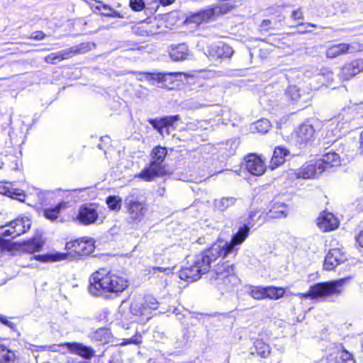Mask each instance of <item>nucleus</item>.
Returning a JSON list of instances; mask_svg holds the SVG:
<instances>
[{
  "instance_id": "f257e3e1",
  "label": "nucleus",
  "mask_w": 363,
  "mask_h": 363,
  "mask_svg": "<svg viewBox=\"0 0 363 363\" xmlns=\"http://www.w3.org/2000/svg\"><path fill=\"white\" fill-rule=\"evenodd\" d=\"M250 220L244 224L238 232L235 233L230 242L223 244L215 243L208 250L196 255L179 272V277L188 282H193L199 279L203 274L209 273L212 284L216 286L220 290L228 289L240 283L239 278L235 274L233 265L228 262H218L211 270V264L221 257L237 253L239 246L249 235L250 229L256 224H262L264 218L260 211H252L249 214Z\"/></svg>"
},
{
  "instance_id": "f03ea898",
  "label": "nucleus",
  "mask_w": 363,
  "mask_h": 363,
  "mask_svg": "<svg viewBox=\"0 0 363 363\" xmlns=\"http://www.w3.org/2000/svg\"><path fill=\"white\" fill-rule=\"evenodd\" d=\"M89 281V292L94 296H102L107 293L118 294L128 287L125 277L105 269L94 272Z\"/></svg>"
},
{
  "instance_id": "7ed1b4c3",
  "label": "nucleus",
  "mask_w": 363,
  "mask_h": 363,
  "mask_svg": "<svg viewBox=\"0 0 363 363\" xmlns=\"http://www.w3.org/2000/svg\"><path fill=\"white\" fill-rule=\"evenodd\" d=\"M347 280L348 279L345 278L318 283L311 286L308 292L298 293L296 295L302 298H333L339 296L342 293Z\"/></svg>"
},
{
  "instance_id": "20e7f679",
  "label": "nucleus",
  "mask_w": 363,
  "mask_h": 363,
  "mask_svg": "<svg viewBox=\"0 0 363 363\" xmlns=\"http://www.w3.org/2000/svg\"><path fill=\"white\" fill-rule=\"evenodd\" d=\"M352 112L342 110L338 115L330 119L325 125L323 143L329 145L335 142L342 134L347 132L352 122Z\"/></svg>"
},
{
  "instance_id": "39448f33",
  "label": "nucleus",
  "mask_w": 363,
  "mask_h": 363,
  "mask_svg": "<svg viewBox=\"0 0 363 363\" xmlns=\"http://www.w3.org/2000/svg\"><path fill=\"white\" fill-rule=\"evenodd\" d=\"M124 206L131 222L138 224L144 220L147 212V205L140 199L139 189H133L129 192L124 199Z\"/></svg>"
},
{
  "instance_id": "423d86ee",
  "label": "nucleus",
  "mask_w": 363,
  "mask_h": 363,
  "mask_svg": "<svg viewBox=\"0 0 363 363\" xmlns=\"http://www.w3.org/2000/svg\"><path fill=\"white\" fill-rule=\"evenodd\" d=\"M167 153L165 147L161 146L155 147L151 153L152 160L150 166L143 169L138 177L145 181H150L154 177L162 174L164 171L163 162Z\"/></svg>"
},
{
  "instance_id": "0eeeda50",
  "label": "nucleus",
  "mask_w": 363,
  "mask_h": 363,
  "mask_svg": "<svg viewBox=\"0 0 363 363\" xmlns=\"http://www.w3.org/2000/svg\"><path fill=\"white\" fill-rule=\"evenodd\" d=\"M31 221L28 217H19L1 227V234L4 237L10 236L12 238L18 237L29 230Z\"/></svg>"
},
{
  "instance_id": "6e6552de",
  "label": "nucleus",
  "mask_w": 363,
  "mask_h": 363,
  "mask_svg": "<svg viewBox=\"0 0 363 363\" xmlns=\"http://www.w3.org/2000/svg\"><path fill=\"white\" fill-rule=\"evenodd\" d=\"M353 355L341 344H334L328 349V354L322 363H354Z\"/></svg>"
},
{
  "instance_id": "1a4fd4ad",
  "label": "nucleus",
  "mask_w": 363,
  "mask_h": 363,
  "mask_svg": "<svg viewBox=\"0 0 363 363\" xmlns=\"http://www.w3.org/2000/svg\"><path fill=\"white\" fill-rule=\"evenodd\" d=\"M315 138V130L313 125L303 123L292 135V140L298 148L311 145Z\"/></svg>"
},
{
  "instance_id": "9d476101",
  "label": "nucleus",
  "mask_w": 363,
  "mask_h": 363,
  "mask_svg": "<svg viewBox=\"0 0 363 363\" xmlns=\"http://www.w3.org/2000/svg\"><path fill=\"white\" fill-rule=\"evenodd\" d=\"M94 44L89 42L82 43L78 45L73 46L66 50H62L57 53H52L47 55V62L57 63L65 59H69L78 54H84L91 50Z\"/></svg>"
},
{
  "instance_id": "9b49d317",
  "label": "nucleus",
  "mask_w": 363,
  "mask_h": 363,
  "mask_svg": "<svg viewBox=\"0 0 363 363\" xmlns=\"http://www.w3.org/2000/svg\"><path fill=\"white\" fill-rule=\"evenodd\" d=\"M69 259H74L79 256H86L94 250V242L91 240H76L67 242L65 245Z\"/></svg>"
},
{
  "instance_id": "f8f14e48",
  "label": "nucleus",
  "mask_w": 363,
  "mask_h": 363,
  "mask_svg": "<svg viewBox=\"0 0 363 363\" xmlns=\"http://www.w3.org/2000/svg\"><path fill=\"white\" fill-rule=\"evenodd\" d=\"M362 50L363 45L357 42L339 43L329 46L325 51V55L328 58H335L342 55L362 51Z\"/></svg>"
},
{
  "instance_id": "ddd939ff",
  "label": "nucleus",
  "mask_w": 363,
  "mask_h": 363,
  "mask_svg": "<svg viewBox=\"0 0 363 363\" xmlns=\"http://www.w3.org/2000/svg\"><path fill=\"white\" fill-rule=\"evenodd\" d=\"M179 120V116H169L161 118H149L148 123L151 124L153 128L158 131V133L163 137L170 135V129L174 130V124Z\"/></svg>"
},
{
  "instance_id": "4468645a",
  "label": "nucleus",
  "mask_w": 363,
  "mask_h": 363,
  "mask_svg": "<svg viewBox=\"0 0 363 363\" xmlns=\"http://www.w3.org/2000/svg\"><path fill=\"white\" fill-rule=\"evenodd\" d=\"M177 75L174 73L145 74V78L152 85L172 89L174 88V80Z\"/></svg>"
},
{
  "instance_id": "2eb2a0df",
  "label": "nucleus",
  "mask_w": 363,
  "mask_h": 363,
  "mask_svg": "<svg viewBox=\"0 0 363 363\" xmlns=\"http://www.w3.org/2000/svg\"><path fill=\"white\" fill-rule=\"evenodd\" d=\"M323 172V169L316 160H311L305 163L301 168L297 169L294 174L297 179H313Z\"/></svg>"
},
{
  "instance_id": "dca6fc26",
  "label": "nucleus",
  "mask_w": 363,
  "mask_h": 363,
  "mask_svg": "<svg viewBox=\"0 0 363 363\" xmlns=\"http://www.w3.org/2000/svg\"><path fill=\"white\" fill-rule=\"evenodd\" d=\"M99 218L96 206L94 203L82 206L77 215V220L81 224L88 225L94 223Z\"/></svg>"
},
{
  "instance_id": "f3484780",
  "label": "nucleus",
  "mask_w": 363,
  "mask_h": 363,
  "mask_svg": "<svg viewBox=\"0 0 363 363\" xmlns=\"http://www.w3.org/2000/svg\"><path fill=\"white\" fill-rule=\"evenodd\" d=\"M245 167L248 172L255 176L262 175L266 170L264 160L256 154H250L245 157Z\"/></svg>"
},
{
  "instance_id": "a211bd4d",
  "label": "nucleus",
  "mask_w": 363,
  "mask_h": 363,
  "mask_svg": "<svg viewBox=\"0 0 363 363\" xmlns=\"http://www.w3.org/2000/svg\"><path fill=\"white\" fill-rule=\"evenodd\" d=\"M363 71V59H357L346 63L340 69V77L344 80H350Z\"/></svg>"
},
{
  "instance_id": "6ab92c4d",
  "label": "nucleus",
  "mask_w": 363,
  "mask_h": 363,
  "mask_svg": "<svg viewBox=\"0 0 363 363\" xmlns=\"http://www.w3.org/2000/svg\"><path fill=\"white\" fill-rule=\"evenodd\" d=\"M317 225L324 232L331 231L338 227L339 220L333 213L323 212L317 219Z\"/></svg>"
},
{
  "instance_id": "aec40b11",
  "label": "nucleus",
  "mask_w": 363,
  "mask_h": 363,
  "mask_svg": "<svg viewBox=\"0 0 363 363\" xmlns=\"http://www.w3.org/2000/svg\"><path fill=\"white\" fill-rule=\"evenodd\" d=\"M346 259L345 255L338 248L329 250L324 262V267L326 270H333L335 267Z\"/></svg>"
},
{
  "instance_id": "412c9836",
  "label": "nucleus",
  "mask_w": 363,
  "mask_h": 363,
  "mask_svg": "<svg viewBox=\"0 0 363 363\" xmlns=\"http://www.w3.org/2000/svg\"><path fill=\"white\" fill-rule=\"evenodd\" d=\"M215 11L213 9L208 8L189 14L186 18V23H194L199 26L203 23L208 22L214 18Z\"/></svg>"
},
{
  "instance_id": "4be33fe9",
  "label": "nucleus",
  "mask_w": 363,
  "mask_h": 363,
  "mask_svg": "<svg viewBox=\"0 0 363 363\" xmlns=\"http://www.w3.org/2000/svg\"><path fill=\"white\" fill-rule=\"evenodd\" d=\"M169 56L174 61H183L189 59L191 52L186 44L180 43L171 45Z\"/></svg>"
},
{
  "instance_id": "5701e85b",
  "label": "nucleus",
  "mask_w": 363,
  "mask_h": 363,
  "mask_svg": "<svg viewBox=\"0 0 363 363\" xmlns=\"http://www.w3.org/2000/svg\"><path fill=\"white\" fill-rule=\"evenodd\" d=\"M286 96L293 103L300 102L303 105H306L309 99L308 94L301 91L296 86H289L285 91Z\"/></svg>"
},
{
  "instance_id": "b1692460",
  "label": "nucleus",
  "mask_w": 363,
  "mask_h": 363,
  "mask_svg": "<svg viewBox=\"0 0 363 363\" xmlns=\"http://www.w3.org/2000/svg\"><path fill=\"white\" fill-rule=\"evenodd\" d=\"M208 52L212 57L218 60L230 58L234 52L230 46L223 43L211 46Z\"/></svg>"
},
{
  "instance_id": "393cba45",
  "label": "nucleus",
  "mask_w": 363,
  "mask_h": 363,
  "mask_svg": "<svg viewBox=\"0 0 363 363\" xmlns=\"http://www.w3.org/2000/svg\"><path fill=\"white\" fill-rule=\"evenodd\" d=\"M320 167L323 169V172L328 170L333 167L338 166L340 164V158L339 155L334 152H330L324 155L322 158L318 160Z\"/></svg>"
},
{
  "instance_id": "a878e982",
  "label": "nucleus",
  "mask_w": 363,
  "mask_h": 363,
  "mask_svg": "<svg viewBox=\"0 0 363 363\" xmlns=\"http://www.w3.org/2000/svg\"><path fill=\"white\" fill-rule=\"evenodd\" d=\"M289 150L286 148L278 146L277 147L273 153V156L270 161L269 168L274 169L277 167L282 164L286 160V157L289 156Z\"/></svg>"
},
{
  "instance_id": "bb28decb",
  "label": "nucleus",
  "mask_w": 363,
  "mask_h": 363,
  "mask_svg": "<svg viewBox=\"0 0 363 363\" xmlns=\"http://www.w3.org/2000/svg\"><path fill=\"white\" fill-rule=\"evenodd\" d=\"M289 213V207L285 203L276 201L274 202L269 212L267 213V218H286Z\"/></svg>"
},
{
  "instance_id": "cd10ccee",
  "label": "nucleus",
  "mask_w": 363,
  "mask_h": 363,
  "mask_svg": "<svg viewBox=\"0 0 363 363\" xmlns=\"http://www.w3.org/2000/svg\"><path fill=\"white\" fill-rule=\"evenodd\" d=\"M67 346L72 352L84 358H91L94 354V350L91 347L81 343H67Z\"/></svg>"
},
{
  "instance_id": "c85d7f7f",
  "label": "nucleus",
  "mask_w": 363,
  "mask_h": 363,
  "mask_svg": "<svg viewBox=\"0 0 363 363\" xmlns=\"http://www.w3.org/2000/svg\"><path fill=\"white\" fill-rule=\"evenodd\" d=\"M97 5H92L91 9L94 13H100L101 15L112 17V18H118L120 17V13L118 11L114 10L109 5L105 4L101 1H96Z\"/></svg>"
},
{
  "instance_id": "c756f323",
  "label": "nucleus",
  "mask_w": 363,
  "mask_h": 363,
  "mask_svg": "<svg viewBox=\"0 0 363 363\" xmlns=\"http://www.w3.org/2000/svg\"><path fill=\"white\" fill-rule=\"evenodd\" d=\"M271 352L269 345L264 342L262 340H256L253 346L250 348V352L252 354H257L261 357H267Z\"/></svg>"
},
{
  "instance_id": "7c9ffc66",
  "label": "nucleus",
  "mask_w": 363,
  "mask_h": 363,
  "mask_svg": "<svg viewBox=\"0 0 363 363\" xmlns=\"http://www.w3.org/2000/svg\"><path fill=\"white\" fill-rule=\"evenodd\" d=\"M0 194L6 195L19 201H23L26 198V194L23 190L8 186H0Z\"/></svg>"
},
{
  "instance_id": "2f4dec72",
  "label": "nucleus",
  "mask_w": 363,
  "mask_h": 363,
  "mask_svg": "<svg viewBox=\"0 0 363 363\" xmlns=\"http://www.w3.org/2000/svg\"><path fill=\"white\" fill-rule=\"evenodd\" d=\"M235 202L236 199L234 197H223L221 199H215L213 205L216 210L223 212L234 206Z\"/></svg>"
},
{
  "instance_id": "473e14b6",
  "label": "nucleus",
  "mask_w": 363,
  "mask_h": 363,
  "mask_svg": "<svg viewBox=\"0 0 363 363\" xmlns=\"http://www.w3.org/2000/svg\"><path fill=\"white\" fill-rule=\"evenodd\" d=\"M285 290L281 287H276L273 286L265 287V298L277 300L284 296Z\"/></svg>"
},
{
  "instance_id": "72a5a7b5",
  "label": "nucleus",
  "mask_w": 363,
  "mask_h": 363,
  "mask_svg": "<svg viewBox=\"0 0 363 363\" xmlns=\"http://www.w3.org/2000/svg\"><path fill=\"white\" fill-rule=\"evenodd\" d=\"M137 306L138 305H131L130 310L132 313L135 315H144L146 314L147 308H149L152 310H155L158 307V302L157 300L154 298H148L145 301V307H144L142 310V311H137Z\"/></svg>"
},
{
  "instance_id": "f704fd0d",
  "label": "nucleus",
  "mask_w": 363,
  "mask_h": 363,
  "mask_svg": "<svg viewBox=\"0 0 363 363\" xmlns=\"http://www.w3.org/2000/svg\"><path fill=\"white\" fill-rule=\"evenodd\" d=\"M16 355L12 350L0 345V363H15Z\"/></svg>"
},
{
  "instance_id": "c9c22d12",
  "label": "nucleus",
  "mask_w": 363,
  "mask_h": 363,
  "mask_svg": "<svg viewBox=\"0 0 363 363\" xmlns=\"http://www.w3.org/2000/svg\"><path fill=\"white\" fill-rule=\"evenodd\" d=\"M69 259L67 251L66 252H59L56 251L47 252V262H55Z\"/></svg>"
},
{
  "instance_id": "e433bc0d",
  "label": "nucleus",
  "mask_w": 363,
  "mask_h": 363,
  "mask_svg": "<svg viewBox=\"0 0 363 363\" xmlns=\"http://www.w3.org/2000/svg\"><path fill=\"white\" fill-rule=\"evenodd\" d=\"M66 207L65 202H60L57 206H55L53 208H47V219L50 220L51 221H55L59 218L60 211L61 209L65 208Z\"/></svg>"
},
{
  "instance_id": "4c0bfd02",
  "label": "nucleus",
  "mask_w": 363,
  "mask_h": 363,
  "mask_svg": "<svg viewBox=\"0 0 363 363\" xmlns=\"http://www.w3.org/2000/svg\"><path fill=\"white\" fill-rule=\"evenodd\" d=\"M106 204L111 211L118 212L121 208L122 199L118 196H110L106 198Z\"/></svg>"
},
{
  "instance_id": "58836bf2",
  "label": "nucleus",
  "mask_w": 363,
  "mask_h": 363,
  "mask_svg": "<svg viewBox=\"0 0 363 363\" xmlns=\"http://www.w3.org/2000/svg\"><path fill=\"white\" fill-rule=\"evenodd\" d=\"M249 294L255 299L265 298V287L261 286H250L248 289Z\"/></svg>"
},
{
  "instance_id": "ea45409f",
  "label": "nucleus",
  "mask_w": 363,
  "mask_h": 363,
  "mask_svg": "<svg viewBox=\"0 0 363 363\" xmlns=\"http://www.w3.org/2000/svg\"><path fill=\"white\" fill-rule=\"evenodd\" d=\"M43 244V240L40 238H35L28 242L26 249L30 253L38 252L42 249Z\"/></svg>"
},
{
  "instance_id": "a19ab883",
  "label": "nucleus",
  "mask_w": 363,
  "mask_h": 363,
  "mask_svg": "<svg viewBox=\"0 0 363 363\" xmlns=\"http://www.w3.org/2000/svg\"><path fill=\"white\" fill-rule=\"evenodd\" d=\"M271 124L269 120L262 118L255 123V129L261 133H266L270 129Z\"/></svg>"
},
{
  "instance_id": "79ce46f5",
  "label": "nucleus",
  "mask_w": 363,
  "mask_h": 363,
  "mask_svg": "<svg viewBox=\"0 0 363 363\" xmlns=\"http://www.w3.org/2000/svg\"><path fill=\"white\" fill-rule=\"evenodd\" d=\"M343 110H350L352 112V121L355 118L363 117V102L353 107L344 108Z\"/></svg>"
},
{
  "instance_id": "37998d69",
  "label": "nucleus",
  "mask_w": 363,
  "mask_h": 363,
  "mask_svg": "<svg viewBox=\"0 0 363 363\" xmlns=\"http://www.w3.org/2000/svg\"><path fill=\"white\" fill-rule=\"evenodd\" d=\"M142 342V336L139 333H136L134 336L130 338L123 339L121 343L122 345H126L129 344L138 345Z\"/></svg>"
},
{
  "instance_id": "c03bdc74",
  "label": "nucleus",
  "mask_w": 363,
  "mask_h": 363,
  "mask_svg": "<svg viewBox=\"0 0 363 363\" xmlns=\"http://www.w3.org/2000/svg\"><path fill=\"white\" fill-rule=\"evenodd\" d=\"M130 7L135 11H141L145 7L143 0H130Z\"/></svg>"
},
{
  "instance_id": "a18cd8bd",
  "label": "nucleus",
  "mask_w": 363,
  "mask_h": 363,
  "mask_svg": "<svg viewBox=\"0 0 363 363\" xmlns=\"http://www.w3.org/2000/svg\"><path fill=\"white\" fill-rule=\"evenodd\" d=\"M106 333L107 332L106 330L100 328L95 332L92 338L96 340V341L102 342V337H104Z\"/></svg>"
},
{
  "instance_id": "49530a36",
  "label": "nucleus",
  "mask_w": 363,
  "mask_h": 363,
  "mask_svg": "<svg viewBox=\"0 0 363 363\" xmlns=\"http://www.w3.org/2000/svg\"><path fill=\"white\" fill-rule=\"evenodd\" d=\"M109 363H131L130 359L128 358L123 359L120 354H117L113 357L111 361Z\"/></svg>"
},
{
  "instance_id": "de8ad7c7",
  "label": "nucleus",
  "mask_w": 363,
  "mask_h": 363,
  "mask_svg": "<svg viewBox=\"0 0 363 363\" xmlns=\"http://www.w3.org/2000/svg\"><path fill=\"white\" fill-rule=\"evenodd\" d=\"M291 18L295 21H299L303 19V14L302 10L301 9H298L294 10L291 13Z\"/></svg>"
},
{
  "instance_id": "09e8293b",
  "label": "nucleus",
  "mask_w": 363,
  "mask_h": 363,
  "mask_svg": "<svg viewBox=\"0 0 363 363\" xmlns=\"http://www.w3.org/2000/svg\"><path fill=\"white\" fill-rule=\"evenodd\" d=\"M186 106L189 108L196 109L202 107L203 106H204V104L196 101H194L193 100H190L186 102Z\"/></svg>"
},
{
  "instance_id": "8fccbe9b",
  "label": "nucleus",
  "mask_w": 363,
  "mask_h": 363,
  "mask_svg": "<svg viewBox=\"0 0 363 363\" xmlns=\"http://www.w3.org/2000/svg\"><path fill=\"white\" fill-rule=\"evenodd\" d=\"M173 268H174V267H153V271L154 272L160 271V272H164V273L168 274L172 272Z\"/></svg>"
},
{
  "instance_id": "3c124183",
  "label": "nucleus",
  "mask_w": 363,
  "mask_h": 363,
  "mask_svg": "<svg viewBox=\"0 0 363 363\" xmlns=\"http://www.w3.org/2000/svg\"><path fill=\"white\" fill-rule=\"evenodd\" d=\"M356 242L360 247H363V230L356 237Z\"/></svg>"
},
{
  "instance_id": "603ef678",
  "label": "nucleus",
  "mask_w": 363,
  "mask_h": 363,
  "mask_svg": "<svg viewBox=\"0 0 363 363\" xmlns=\"http://www.w3.org/2000/svg\"><path fill=\"white\" fill-rule=\"evenodd\" d=\"M44 37V33L42 31H38L35 33H33L31 38L36 40L43 39Z\"/></svg>"
},
{
  "instance_id": "864d4df0",
  "label": "nucleus",
  "mask_w": 363,
  "mask_h": 363,
  "mask_svg": "<svg viewBox=\"0 0 363 363\" xmlns=\"http://www.w3.org/2000/svg\"><path fill=\"white\" fill-rule=\"evenodd\" d=\"M321 72H322L323 75L327 76L328 82L333 79V73L330 71H329L328 69H323V70H321Z\"/></svg>"
},
{
  "instance_id": "5fc2aeb1",
  "label": "nucleus",
  "mask_w": 363,
  "mask_h": 363,
  "mask_svg": "<svg viewBox=\"0 0 363 363\" xmlns=\"http://www.w3.org/2000/svg\"><path fill=\"white\" fill-rule=\"evenodd\" d=\"M162 6H168L174 2L175 0H159Z\"/></svg>"
},
{
  "instance_id": "6e6d98bb",
  "label": "nucleus",
  "mask_w": 363,
  "mask_h": 363,
  "mask_svg": "<svg viewBox=\"0 0 363 363\" xmlns=\"http://www.w3.org/2000/svg\"><path fill=\"white\" fill-rule=\"evenodd\" d=\"M34 258L43 263L45 262V255H39L34 256Z\"/></svg>"
},
{
  "instance_id": "4d7b16f0",
  "label": "nucleus",
  "mask_w": 363,
  "mask_h": 363,
  "mask_svg": "<svg viewBox=\"0 0 363 363\" xmlns=\"http://www.w3.org/2000/svg\"><path fill=\"white\" fill-rule=\"evenodd\" d=\"M359 150L363 152V130L361 132L359 136Z\"/></svg>"
},
{
  "instance_id": "13d9d810",
  "label": "nucleus",
  "mask_w": 363,
  "mask_h": 363,
  "mask_svg": "<svg viewBox=\"0 0 363 363\" xmlns=\"http://www.w3.org/2000/svg\"><path fill=\"white\" fill-rule=\"evenodd\" d=\"M300 26H303L306 29H307L308 27H314L315 28L317 26L315 24H312L310 23H300Z\"/></svg>"
},
{
  "instance_id": "bf43d9fd",
  "label": "nucleus",
  "mask_w": 363,
  "mask_h": 363,
  "mask_svg": "<svg viewBox=\"0 0 363 363\" xmlns=\"http://www.w3.org/2000/svg\"><path fill=\"white\" fill-rule=\"evenodd\" d=\"M101 140L107 144L109 143L110 138L108 136L102 137Z\"/></svg>"
},
{
  "instance_id": "052dcab7",
  "label": "nucleus",
  "mask_w": 363,
  "mask_h": 363,
  "mask_svg": "<svg viewBox=\"0 0 363 363\" xmlns=\"http://www.w3.org/2000/svg\"><path fill=\"white\" fill-rule=\"evenodd\" d=\"M1 320L3 323L9 325V321L4 318H1Z\"/></svg>"
},
{
  "instance_id": "680f3d73",
  "label": "nucleus",
  "mask_w": 363,
  "mask_h": 363,
  "mask_svg": "<svg viewBox=\"0 0 363 363\" xmlns=\"http://www.w3.org/2000/svg\"><path fill=\"white\" fill-rule=\"evenodd\" d=\"M306 32H307L306 30H303V29H301V30L298 31V33H305Z\"/></svg>"
},
{
  "instance_id": "e2e57ef3",
  "label": "nucleus",
  "mask_w": 363,
  "mask_h": 363,
  "mask_svg": "<svg viewBox=\"0 0 363 363\" xmlns=\"http://www.w3.org/2000/svg\"><path fill=\"white\" fill-rule=\"evenodd\" d=\"M306 32H307L306 30H303V29H301V30L298 31V33H305Z\"/></svg>"
},
{
  "instance_id": "0e129e2a",
  "label": "nucleus",
  "mask_w": 363,
  "mask_h": 363,
  "mask_svg": "<svg viewBox=\"0 0 363 363\" xmlns=\"http://www.w3.org/2000/svg\"><path fill=\"white\" fill-rule=\"evenodd\" d=\"M98 147L101 150H102L104 148L102 144H101V143L98 145Z\"/></svg>"
},
{
  "instance_id": "69168bd1",
  "label": "nucleus",
  "mask_w": 363,
  "mask_h": 363,
  "mask_svg": "<svg viewBox=\"0 0 363 363\" xmlns=\"http://www.w3.org/2000/svg\"><path fill=\"white\" fill-rule=\"evenodd\" d=\"M269 21L265 20V21H263V23L267 24V23H269Z\"/></svg>"
},
{
  "instance_id": "338daca9",
  "label": "nucleus",
  "mask_w": 363,
  "mask_h": 363,
  "mask_svg": "<svg viewBox=\"0 0 363 363\" xmlns=\"http://www.w3.org/2000/svg\"><path fill=\"white\" fill-rule=\"evenodd\" d=\"M3 242V239L0 238V245L2 244Z\"/></svg>"
},
{
  "instance_id": "774afa93",
  "label": "nucleus",
  "mask_w": 363,
  "mask_h": 363,
  "mask_svg": "<svg viewBox=\"0 0 363 363\" xmlns=\"http://www.w3.org/2000/svg\"><path fill=\"white\" fill-rule=\"evenodd\" d=\"M43 216L45 217V211H43Z\"/></svg>"
}]
</instances>
